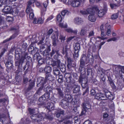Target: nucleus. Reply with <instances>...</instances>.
Returning a JSON list of instances; mask_svg holds the SVG:
<instances>
[{
	"mask_svg": "<svg viewBox=\"0 0 124 124\" xmlns=\"http://www.w3.org/2000/svg\"><path fill=\"white\" fill-rule=\"evenodd\" d=\"M67 4L68 5H71L74 7H77L80 5V2L78 0H69Z\"/></svg>",
	"mask_w": 124,
	"mask_h": 124,
	"instance_id": "12",
	"label": "nucleus"
},
{
	"mask_svg": "<svg viewBox=\"0 0 124 124\" xmlns=\"http://www.w3.org/2000/svg\"><path fill=\"white\" fill-rule=\"evenodd\" d=\"M28 51L30 54H32V55H35L38 52L39 49L36 47H34L31 45L28 48Z\"/></svg>",
	"mask_w": 124,
	"mask_h": 124,
	"instance_id": "16",
	"label": "nucleus"
},
{
	"mask_svg": "<svg viewBox=\"0 0 124 124\" xmlns=\"http://www.w3.org/2000/svg\"><path fill=\"white\" fill-rule=\"evenodd\" d=\"M38 100L40 102H43L45 101H46L43 96V95L39 98Z\"/></svg>",
	"mask_w": 124,
	"mask_h": 124,
	"instance_id": "50",
	"label": "nucleus"
},
{
	"mask_svg": "<svg viewBox=\"0 0 124 124\" xmlns=\"http://www.w3.org/2000/svg\"><path fill=\"white\" fill-rule=\"evenodd\" d=\"M82 107L83 108L81 113V116L85 114L87 110L91 108V106L89 102H85L83 103Z\"/></svg>",
	"mask_w": 124,
	"mask_h": 124,
	"instance_id": "10",
	"label": "nucleus"
},
{
	"mask_svg": "<svg viewBox=\"0 0 124 124\" xmlns=\"http://www.w3.org/2000/svg\"><path fill=\"white\" fill-rule=\"evenodd\" d=\"M31 118L33 122H39L44 119L43 116L40 114H33L31 116Z\"/></svg>",
	"mask_w": 124,
	"mask_h": 124,
	"instance_id": "11",
	"label": "nucleus"
},
{
	"mask_svg": "<svg viewBox=\"0 0 124 124\" xmlns=\"http://www.w3.org/2000/svg\"><path fill=\"white\" fill-rule=\"evenodd\" d=\"M98 10L97 7L94 6L91 8H88L86 10H80V12L83 15H86L90 14L93 10Z\"/></svg>",
	"mask_w": 124,
	"mask_h": 124,
	"instance_id": "18",
	"label": "nucleus"
},
{
	"mask_svg": "<svg viewBox=\"0 0 124 124\" xmlns=\"http://www.w3.org/2000/svg\"><path fill=\"white\" fill-rule=\"evenodd\" d=\"M53 78H51V79L49 78L48 77L45 76V78H44L39 77L38 78L37 82V87L41 86L44 88V85L47 83L53 81Z\"/></svg>",
	"mask_w": 124,
	"mask_h": 124,
	"instance_id": "6",
	"label": "nucleus"
},
{
	"mask_svg": "<svg viewBox=\"0 0 124 124\" xmlns=\"http://www.w3.org/2000/svg\"><path fill=\"white\" fill-rule=\"evenodd\" d=\"M28 55L26 56L25 59H26L27 62L26 63L25 65L23 67V71L25 70L24 75H25L27 74L29 71L31 65L32 63V58L29 56H28Z\"/></svg>",
	"mask_w": 124,
	"mask_h": 124,
	"instance_id": "9",
	"label": "nucleus"
},
{
	"mask_svg": "<svg viewBox=\"0 0 124 124\" xmlns=\"http://www.w3.org/2000/svg\"><path fill=\"white\" fill-rule=\"evenodd\" d=\"M96 98L98 99L102 100H105L106 99V98L105 97L104 95L101 93L96 94Z\"/></svg>",
	"mask_w": 124,
	"mask_h": 124,
	"instance_id": "27",
	"label": "nucleus"
},
{
	"mask_svg": "<svg viewBox=\"0 0 124 124\" xmlns=\"http://www.w3.org/2000/svg\"><path fill=\"white\" fill-rule=\"evenodd\" d=\"M3 11L7 14L11 13L13 12V10L12 7L8 6L4 7Z\"/></svg>",
	"mask_w": 124,
	"mask_h": 124,
	"instance_id": "25",
	"label": "nucleus"
},
{
	"mask_svg": "<svg viewBox=\"0 0 124 124\" xmlns=\"http://www.w3.org/2000/svg\"><path fill=\"white\" fill-rule=\"evenodd\" d=\"M69 13V11L67 10H64L62 11L61 14L62 16H64L67 13Z\"/></svg>",
	"mask_w": 124,
	"mask_h": 124,
	"instance_id": "55",
	"label": "nucleus"
},
{
	"mask_svg": "<svg viewBox=\"0 0 124 124\" xmlns=\"http://www.w3.org/2000/svg\"><path fill=\"white\" fill-rule=\"evenodd\" d=\"M57 40H52V44L53 46H55L57 45Z\"/></svg>",
	"mask_w": 124,
	"mask_h": 124,
	"instance_id": "62",
	"label": "nucleus"
},
{
	"mask_svg": "<svg viewBox=\"0 0 124 124\" xmlns=\"http://www.w3.org/2000/svg\"><path fill=\"white\" fill-rule=\"evenodd\" d=\"M48 0H46V1H45L43 3V5L44 8H43L41 9L42 12L46 11L47 8V5L48 4Z\"/></svg>",
	"mask_w": 124,
	"mask_h": 124,
	"instance_id": "30",
	"label": "nucleus"
},
{
	"mask_svg": "<svg viewBox=\"0 0 124 124\" xmlns=\"http://www.w3.org/2000/svg\"><path fill=\"white\" fill-rule=\"evenodd\" d=\"M65 81L67 83L65 84L66 87H68L70 86V85L74 84L75 83L76 81L72 78V74L69 73H66L64 75Z\"/></svg>",
	"mask_w": 124,
	"mask_h": 124,
	"instance_id": "7",
	"label": "nucleus"
},
{
	"mask_svg": "<svg viewBox=\"0 0 124 124\" xmlns=\"http://www.w3.org/2000/svg\"><path fill=\"white\" fill-rule=\"evenodd\" d=\"M45 76L48 77L49 78L51 79V78H53L51 72L52 70V68L50 66H46L45 68Z\"/></svg>",
	"mask_w": 124,
	"mask_h": 124,
	"instance_id": "17",
	"label": "nucleus"
},
{
	"mask_svg": "<svg viewBox=\"0 0 124 124\" xmlns=\"http://www.w3.org/2000/svg\"><path fill=\"white\" fill-rule=\"evenodd\" d=\"M68 64L67 65L68 69H70L72 67H74L75 66L76 64L74 62L71 60L70 57L67 58Z\"/></svg>",
	"mask_w": 124,
	"mask_h": 124,
	"instance_id": "22",
	"label": "nucleus"
},
{
	"mask_svg": "<svg viewBox=\"0 0 124 124\" xmlns=\"http://www.w3.org/2000/svg\"><path fill=\"white\" fill-rule=\"evenodd\" d=\"M59 26L62 28H66L67 26V24L64 25L63 23H60L59 24Z\"/></svg>",
	"mask_w": 124,
	"mask_h": 124,
	"instance_id": "54",
	"label": "nucleus"
},
{
	"mask_svg": "<svg viewBox=\"0 0 124 124\" xmlns=\"http://www.w3.org/2000/svg\"><path fill=\"white\" fill-rule=\"evenodd\" d=\"M58 68H54L53 69V74L55 76L59 75L60 73V70Z\"/></svg>",
	"mask_w": 124,
	"mask_h": 124,
	"instance_id": "35",
	"label": "nucleus"
},
{
	"mask_svg": "<svg viewBox=\"0 0 124 124\" xmlns=\"http://www.w3.org/2000/svg\"><path fill=\"white\" fill-rule=\"evenodd\" d=\"M50 94V93L46 92L43 95V96L46 100H48L47 99H49Z\"/></svg>",
	"mask_w": 124,
	"mask_h": 124,
	"instance_id": "43",
	"label": "nucleus"
},
{
	"mask_svg": "<svg viewBox=\"0 0 124 124\" xmlns=\"http://www.w3.org/2000/svg\"><path fill=\"white\" fill-rule=\"evenodd\" d=\"M104 96L109 100L112 101L115 98L113 93H111L107 89H105L104 91Z\"/></svg>",
	"mask_w": 124,
	"mask_h": 124,
	"instance_id": "14",
	"label": "nucleus"
},
{
	"mask_svg": "<svg viewBox=\"0 0 124 124\" xmlns=\"http://www.w3.org/2000/svg\"><path fill=\"white\" fill-rule=\"evenodd\" d=\"M17 69L15 71V75L16 77H18L19 73L21 71V68H17Z\"/></svg>",
	"mask_w": 124,
	"mask_h": 124,
	"instance_id": "45",
	"label": "nucleus"
},
{
	"mask_svg": "<svg viewBox=\"0 0 124 124\" xmlns=\"http://www.w3.org/2000/svg\"><path fill=\"white\" fill-rule=\"evenodd\" d=\"M86 33V31L84 30H82L80 32V35L82 36H84Z\"/></svg>",
	"mask_w": 124,
	"mask_h": 124,
	"instance_id": "58",
	"label": "nucleus"
},
{
	"mask_svg": "<svg viewBox=\"0 0 124 124\" xmlns=\"http://www.w3.org/2000/svg\"><path fill=\"white\" fill-rule=\"evenodd\" d=\"M46 107L47 109L48 110V112H51L52 110H53L54 109V104L52 102L47 103L46 105Z\"/></svg>",
	"mask_w": 124,
	"mask_h": 124,
	"instance_id": "23",
	"label": "nucleus"
},
{
	"mask_svg": "<svg viewBox=\"0 0 124 124\" xmlns=\"http://www.w3.org/2000/svg\"><path fill=\"white\" fill-rule=\"evenodd\" d=\"M35 82L34 81H32L30 82L28 86L27 89V91H29L31 90L34 86Z\"/></svg>",
	"mask_w": 124,
	"mask_h": 124,
	"instance_id": "28",
	"label": "nucleus"
},
{
	"mask_svg": "<svg viewBox=\"0 0 124 124\" xmlns=\"http://www.w3.org/2000/svg\"><path fill=\"white\" fill-rule=\"evenodd\" d=\"M40 87L37 91L36 94H38V95H40L41 93V91L42 90V89L43 88L42 87H41L40 86Z\"/></svg>",
	"mask_w": 124,
	"mask_h": 124,
	"instance_id": "57",
	"label": "nucleus"
},
{
	"mask_svg": "<svg viewBox=\"0 0 124 124\" xmlns=\"http://www.w3.org/2000/svg\"><path fill=\"white\" fill-rule=\"evenodd\" d=\"M8 47V45H7L6 48H3L2 49L1 53H0V58H1V57L7 51Z\"/></svg>",
	"mask_w": 124,
	"mask_h": 124,
	"instance_id": "37",
	"label": "nucleus"
},
{
	"mask_svg": "<svg viewBox=\"0 0 124 124\" xmlns=\"http://www.w3.org/2000/svg\"><path fill=\"white\" fill-rule=\"evenodd\" d=\"M20 54H19V52L18 51H17L16 52H15V58L17 60L19 59H20L19 58L20 57Z\"/></svg>",
	"mask_w": 124,
	"mask_h": 124,
	"instance_id": "49",
	"label": "nucleus"
},
{
	"mask_svg": "<svg viewBox=\"0 0 124 124\" xmlns=\"http://www.w3.org/2000/svg\"><path fill=\"white\" fill-rule=\"evenodd\" d=\"M17 14H18L19 16L23 17L25 15V13L24 11L22 10L17 13Z\"/></svg>",
	"mask_w": 124,
	"mask_h": 124,
	"instance_id": "41",
	"label": "nucleus"
},
{
	"mask_svg": "<svg viewBox=\"0 0 124 124\" xmlns=\"http://www.w3.org/2000/svg\"><path fill=\"white\" fill-rule=\"evenodd\" d=\"M53 31V30L52 28L50 29L46 33V36H49L51 34Z\"/></svg>",
	"mask_w": 124,
	"mask_h": 124,
	"instance_id": "47",
	"label": "nucleus"
},
{
	"mask_svg": "<svg viewBox=\"0 0 124 124\" xmlns=\"http://www.w3.org/2000/svg\"><path fill=\"white\" fill-rule=\"evenodd\" d=\"M108 80L109 81V84L113 89H114L115 88L116 86L115 85L114 83L113 82V80L111 77L110 76L108 77Z\"/></svg>",
	"mask_w": 124,
	"mask_h": 124,
	"instance_id": "31",
	"label": "nucleus"
},
{
	"mask_svg": "<svg viewBox=\"0 0 124 124\" xmlns=\"http://www.w3.org/2000/svg\"><path fill=\"white\" fill-rule=\"evenodd\" d=\"M45 118L46 119L51 121L53 120L54 117L52 115H50L48 114H46L45 115Z\"/></svg>",
	"mask_w": 124,
	"mask_h": 124,
	"instance_id": "36",
	"label": "nucleus"
},
{
	"mask_svg": "<svg viewBox=\"0 0 124 124\" xmlns=\"http://www.w3.org/2000/svg\"><path fill=\"white\" fill-rule=\"evenodd\" d=\"M45 68L41 67L39 69V71L40 73H44L45 72Z\"/></svg>",
	"mask_w": 124,
	"mask_h": 124,
	"instance_id": "61",
	"label": "nucleus"
},
{
	"mask_svg": "<svg viewBox=\"0 0 124 124\" xmlns=\"http://www.w3.org/2000/svg\"><path fill=\"white\" fill-rule=\"evenodd\" d=\"M4 63L8 71H9L13 68V62L11 60L8 59L6 62H5Z\"/></svg>",
	"mask_w": 124,
	"mask_h": 124,
	"instance_id": "19",
	"label": "nucleus"
},
{
	"mask_svg": "<svg viewBox=\"0 0 124 124\" xmlns=\"http://www.w3.org/2000/svg\"><path fill=\"white\" fill-rule=\"evenodd\" d=\"M65 30L67 32L70 33H73L75 35H76L78 32L77 30H73L71 28H68L66 29Z\"/></svg>",
	"mask_w": 124,
	"mask_h": 124,
	"instance_id": "33",
	"label": "nucleus"
},
{
	"mask_svg": "<svg viewBox=\"0 0 124 124\" xmlns=\"http://www.w3.org/2000/svg\"><path fill=\"white\" fill-rule=\"evenodd\" d=\"M28 111H29L30 114L31 115L33 114L34 112V110L33 109H32L31 108H29L28 109Z\"/></svg>",
	"mask_w": 124,
	"mask_h": 124,
	"instance_id": "63",
	"label": "nucleus"
},
{
	"mask_svg": "<svg viewBox=\"0 0 124 124\" xmlns=\"http://www.w3.org/2000/svg\"><path fill=\"white\" fill-rule=\"evenodd\" d=\"M94 61V58L93 56H92V57L89 59L88 63H90L91 65H92Z\"/></svg>",
	"mask_w": 124,
	"mask_h": 124,
	"instance_id": "48",
	"label": "nucleus"
},
{
	"mask_svg": "<svg viewBox=\"0 0 124 124\" xmlns=\"http://www.w3.org/2000/svg\"><path fill=\"white\" fill-rule=\"evenodd\" d=\"M110 6L111 8L112 9H116L117 7L120 6L118 4H115L113 3H110Z\"/></svg>",
	"mask_w": 124,
	"mask_h": 124,
	"instance_id": "40",
	"label": "nucleus"
},
{
	"mask_svg": "<svg viewBox=\"0 0 124 124\" xmlns=\"http://www.w3.org/2000/svg\"><path fill=\"white\" fill-rule=\"evenodd\" d=\"M51 51V45L48 46L46 49L42 53V54L43 56V58H41L40 57H38L37 58L39 65H40L46 62L47 60L50 59L55 54V52L54 49H52V52L50 53Z\"/></svg>",
	"mask_w": 124,
	"mask_h": 124,
	"instance_id": "3",
	"label": "nucleus"
},
{
	"mask_svg": "<svg viewBox=\"0 0 124 124\" xmlns=\"http://www.w3.org/2000/svg\"><path fill=\"white\" fill-rule=\"evenodd\" d=\"M80 46L79 43H76L74 47L75 52L73 56L74 58L78 57L79 54L78 52L80 50Z\"/></svg>",
	"mask_w": 124,
	"mask_h": 124,
	"instance_id": "13",
	"label": "nucleus"
},
{
	"mask_svg": "<svg viewBox=\"0 0 124 124\" xmlns=\"http://www.w3.org/2000/svg\"><path fill=\"white\" fill-rule=\"evenodd\" d=\"M113 66L115 67V69L116 70H118L119 69L121 70L123 67L122 66L118 65H113Z\"/></svg>",
	"mask_w": 124,
	"mask_h": 124,
	"instance_id": "51",
	"label": "nucleus"
},
{
	"mask_svg": "<svg viewBox=\"0 0 124 124\" xmlns=\"http://www.w3.org/2000/svg\"><path fill=\"white\" fill-rule=\"evenodd\" d=\"M79 95H75V99H73L72 96L70 94H66L65 95V100H63L60 103V105L62 108L66 109L67 108H70L74 107L79 103L80 99Z\"/></svg>",
	"mask_w": 124,
	"mask_h": 124,
	"instance_id": "2",
	"label": "nucleus"
},
{
	"mask_svg": "<svg viewBox=\"0 0 124 124\" xmlns=\"http://www.w3.org/2000/svg\"><path fill=\"white\" fill-rule=\"evenodd\" d=\"M107 11V9L106 8L104 7V8L99 10L98 8V11H95L96 13H98V16L100 17H101L103 16L106 13Z\"/></svg>",
	"mask_w": 124,
	"mask_h": 124,
	"instance_id": "20",
	"label": "nucleus"
},
{
	"mask_svg": "<svg viewBox=\"0 0 124 124\" xmlns=\"http://www.w3.org/2000/svg\"><path fill=\"white\" fill-rule=\"evenodd\" d=\"M73 77L74 78V79H78V76L77 74L75 73H73L72 75Z\"/></svg>",
	"mask_w": 124,
	"mask_h": 124,
	"instance_id": "60",
	"label": "nucleus"
},
{
	"mask_svg": "<svg viewBox=\"0 0 124 124\" xmlns=\"http://www.w3.org/2000/svg\"><path fill=\"white\" fill-rule=\"evenodd\" d=\"M61 63V61L60 60H57L56 61H54L51 64L54 67L55 66H57V68H60V65Z\"/></svg>",
	"mask_w": 124,
	"mask_h": 124,
	"instance_id": "29",
	"label": "nucleus"
},
{
	"mask_svg": "<svg viewBox=\"0 0 124 124\" xmlns=\"http://www.w3.org/2000/svg\"><path fill=\"white\" fill-rule=\"evenodd\" d=\"M83 124H92V122L89 120H87L85 121Z\"/></svg>",
	"mask_w": 124,
	"mask_h": 124,
	"instance_id": "64",
	"label": "nucleus"
},
{
	"mask_svg": "<svg viewBox=\"0 0 124 124\" xmlns=\"http://www.w3.org/2000/svg\"><path fill=\"white\" fill-rule=\"evenodd\" d=\"M98 73L99 74L100 76L101 77V79L102 81L104 82H105L106 80V77L104 75H102V74H103V72L101 71L100 73H99L98 72Z\"/></svg>",
	"mask_w": 124,
	"mask_h": 124,
	"instance_id": "46",
	"label": "nucleus"
},
{
	"mask_svg": "<svg viewBox=\"0 0 124 124\" xmlns=\"http://www.w3.org/2000/svg\"><path fill=\"white\" fill-rule=\"evenodd\" d=\"M86 56L84 54L82 55L81 58L80 60V65L79 68L78 70V72H80V75L79 77L78 81L79 82H81V85L82 87V90L85 91L83 92V95H84L86 93H88L89 92V87L87 84V80L89 78L91 79L92 77V69L89 67L90 65H87V76L86 79L87 80L86 82L85 83L82 82L83 80L86 78V77H85V70L84 67L85 65V59H86Z\"/></svg>",
	"mask_w": 124,
	"mask_h": 124,
	"instance_id": "1",
	"label": "nucleus"
},
{
	"mask_svg": "<svg viewBox=\"0 0 124 124\" xmlns=\"http://www.w3.org/2000/svg\"><path fill=\"white\" fill-rule=\"evenodd\" d=\"M118 17V15L117 13L114 14L111 16V18L112 20H114L117 19Z\"/></svg>",
	"mask_w": 124,
	"mask_h": 124,
	"instance_id": "52",
	"label": "nucleus"
},
{
	"mask_svg": "<svg viewBox=\"0 0 124 124\" xmlns=\"http://www.w3.org/2000/svg\"><path fill=\"white\" fill-rule=\"evenodd\" d=\"M98 10H93L91 12V13H90V14L89 15L88 17L89 20L92 22H95L96 19V16L95 15V11H98V8L97 7Z\"/></svg>",
	"mask_w": 124,
	"mask_h": 124,
	"instance_id": "15",
	"label": "nucleus"
},
{
	"mask_svg": "<svg viewBox=\"0 0 124 124\" xmlns=\"http://www.w3.org/2000/svg\"><path fill=\"white\" fill-rule=\"evenodd\" d=\"M74 21L76 24H79L82 22L83 21L81 18L77 17L75 19Z\"/></svg>",
	"mask_w": 124,
	"mask_h": 124,
	"instance_id": "32",
	"label": "nucleus"
},
{
	"mask_svg": "<svg viewBox=\"0 0 124 124\" xmlns=\"http://www.w3.org/2000/svg\"><path fill=\"white\" fill-rule=\"evenodd\" d=\"M46 92L49 93L52 92V88L50 86H47L46 88Z\"/></svg>",
	"mask_w": 124,
	"mask_h": 124,
	"instance_id": "56",
	"label": "nucleus"
},
{
	"mask_svg": "<svg viewBox=\"0 0 124 124\" xmlns=\"http://www.w3.org/2000/svg\"><path fill=\"white\" fill-rule=\"evenodd\" d=\"M56 20L59 22H62V18L61 15L58 14L57 16Z\"/></svg>",
	"mask_w": 124,
	"mask_h": 124,
	"instance_id": "44",
	"label": "nucleus"
},
{
	"mask_svg": "<svg viewBox=\"0 0 124 124\" xmlns=\"http://www.w3.org/2000/svg\"><path fill=\"white\" fill-rule=\"evenodd\" d=\"M44 22V20L42 19V18L39 17L37 19L36 18L34 19L33 23L34 24H42Z\"/></svg>",
	"mask_w": 124,
	"mask_h": 124,
	"instance_id": "26",
	"label": "nucleus"
},
{
	"mask_svg": "<svg viewBox=\"0 0 124 124\" xmlns=\"http://www.w3.org/2000/svg\"><path fill=\"white\" fill-rule=\"evenodd\" d=\"M24 73L23 74V83H24L25 84L27 83L28 81V78H27L25 77L26 74L25 75H24Z\"/></svg>",
	"mask_w": 124,
	"mask_h": 124,
	"instance_id": "53",
	"label": "nucleus"
},
{
	"mask_svg": "<svg viewBox=\"0 0 124 124\" xmlns=\"http://www.w3.org/2000/svg\"><path fill=\"white\" fill-rule=\"evenodd\" d=\"M59 37V39L60 40L61 42L62 43H64L66 37L62 35H60Z\"/></svg>",
	"mask_w": 124,
	"mask_h": 124,
	"instance_id": "42",
	"label": "nucleus"
},
{
	"mask_svg": "<svg viewBox=\"0 0 124 124\" xmlns=\"http://www.w3.org/2000/svg\"><path fill=\"white\" fill-rule=\"evenodd\" d=\"M92 78L91 79V78H89V79L90 80H92V81H91V82H92L93 83V84H96L97 83V80L96 79H92Z\"/></svg>",
	"mask_w": 124,
	"mask_h": 124,
	"instance_id": "59",
	"label": "nucleus"
},
{
	"mask_svg": "<svg viewBox=\"0 0 124 124\" xmlns=\"http://www.w3.org/2000/svg\"><path fill=\"white\" fill-rule=\"evenodd\" d=\"M55 89L56 91L58 96L61 98H63L64 97V93L61 89V87L57 86L55 88Z\"/></svg>",
	"mask_w": 124,
	"mask_h": 124,
	"instance_id": "21",
	"label": "nucleus"
},
{
	"mask_svg": "<svg viewBox=\"0 0 124 124\" xmlns=\"http://www.w3.org/2000/svg\"><path fill=\"white\" fill-rule=\"evenodd\" d=\"M6 20L10 24L12 23L14 21L13 17L10 16H8Z\"/></svg>",
	"mask_w": 124,
	"mask_h": 124,
	"instance_id": "39",
	"label": "nucleus"
},
{
	"mask_svg": "<svg viewBox=\"0 0 124 124\" xmlns=\"http://www.w3.org/2000/svg\"><path fill=\"white\" fill-rule=\"evenodd\" d=\"M105 28L104 29L103 24H102L101 26L100 29L101 32V37L97 36V38L101 40H104L107 39V38L105 37L106 35L109 36L111 35V26L109 25L108 27L106 26Z\"/></svg>",
	"mask_w": 124,
	"mask_h": 124,
	"instance_id": "4",
	"label": "nucleus"
},
{
	"mask_svg": "<svg viewBox=\"0 0 124 124\" xmlns=\"http://www.w3.org/2000/svg\"><path fill=\"white\" fill-rule=\"evenodd\" d=\"M80 91V86L78 85H76L73 90V93H78Z\"/></svg>",
	"mask_w": 124,
	"mask_h": 124,
	"instance_id": "34",
	"label": "nucleus"
},
{
	"mask_svg": "<svg viewBox=\"0 0 124 124\" xmlns=\"http://www.w3.org/2000/svg\"><path fill=\"white\" fill-rule=\"evenodd\" d=\"M27 53H22L20 58L17 60V61L15 62V65L17 68H21L22 65L24 62V61L26 58V56L28 55Z\"/></svg>",
	"mask_w": 124,
	"mask_h": 124,
	"instance_id": "8",
	"label": "nucleus"
},
{
	"mask_svg": "<svg viewBox=\"0 0 124 124\" xmlns=\"http://www.w3.org/2000/svg\"><path fill=\"white\" fill-rule=\"evenodd\" d=\"M35 2V0H29L27 2L26 12L27 15L29 13V17L31 19H33L34 16L33 10L32 8L31 7H34V5L33 3Z\"/></svg>",
	"mask_w": 124,
	"mask_h": 124,
	"instance_id": "5",
	"label": "nucleus"
},
{
	"mask_svg": "<svg viewBox=\"0 0 124 124\" xmlns=\"http://www.w3.org/2000/svg\"><path fill=\"white\" fill-rule=\"evenodd\" d=\"M58 36L59 34L58 33H57L56 34L54 33L53 34L51 37V38L52 39V40H57Z\"/></svg>",
	"mask_w": 124,
	"mask_h": 124,
	"instance_id": "38",
	"label": "nucleus"
},
{
	"mask_svg": "<svg viewBox=\"0 0 124 124\" xmlns=\"http://www.w3.org/2000/svg\"><path fill=\"white\" fill-rule=\"evenodd\" d=\"M18 34L17 32L16 31L11 36H10L9 38H8L4 40L2 42V43H4L9 41L11 40L14 39Z\"/></svg>",
	"mask_w": 124,
	"mask_h": 124,
	"instance_id": "24",
	"label": "nucleus"
}]
</instances>
